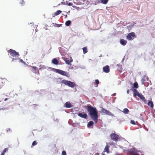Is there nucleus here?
I'll list each match as a JSON object with an SVG mask.
<instances>
[{
  "label": "nucleus",
  "mask_w": 155,
  "mask_h": 155,
  "mask_svg": "<svg viewBox=\"0 0 155 155\" xmlns=\"http://www.w3.org/2000/svg\"><path fill=\"white\" fill-rule=\"evenodd\" d=\"M84 107L87 109L88 113V115L95 123H97V122L98 115L96 108L93 107L90 105L85 106Z\"/></svg>",
  "instance_id": "f257e3e1"
},
{
  "label": "nucleus",
  "mask_w": 155,
  "mask_h": 155,
  "mask_svg": "<svg viewBox=\"0 0 155 155\" xmlns=\"http://www.w3.org/2000/svg\"><path fill=\"white\" fill-rule=\"evenodd\" d=\"M61 83L65 85H68L71 87H74L76 85L74 83L65 80H62Z\"/></svg>",
  "instance_id": "f03ea898"
},
{
  "label": "nucleus",
  "mask_w": 155,
  "mask_h": 155,
  "mask_svg": "<svg viewBox=\"0 0 155 155\" xmlns=\"http://www.w3.org/2000/svg\"><path fill=\"white\" fill-rule=\"evenodd\" d=\"M111 139L116 141H117L119 139H120V137L117 135V134L115 133H112L110 135Z\"/></svg>",
  "instance_id": "7ed1b4c3"
},
{
  "label": "nucleus",
  "mask_w": 155,
  "mask_h": 155,
  "mask_svg": "<svg viewBox=\"0 0 155 155\" xmlns=\"http://www.w3.org/2000/svg\"><path fill=\"white\" fill-rule=\"evenodd\" d=\"M8 52L10 53L11 56L13 57H16L19 55L18 52H16L15 50L12 49H10L8 51Z\"/></svg>",
  "instance_id": "20e7f679"
},
{
  "label": "nucleus",
  "mask_w": 155,
  "mask_h": 155,
  "mask_svg": "<svg viewBox=\"0 0 155 155\" xmlns=\"http://www.w3.org/2000/svg\"><path fill=\"white\" fill-rule=\"evenodd\" d=\"M55 71L57 73L62 75L68 77L69 76L68 74L66 72L58 69H55Z\"/></svg>",
  "instance_id": "39448f33"
},
{
  "label": "nucleus",
  "mask_w": 155,
  "mask_h": 155,
  "mask_svg": "<svg viewBox=\"0 0 155 155\" xmlns=\"http://www.w3.org/2000/svg\"><path fill=\"white\" fill-rule=\"evenodd\" d=\"M55 71L57 73L62 75L68 77L69 76L68 74L66 72L58 69H55Z\"/></svg>",
  "instance_id": "423d86ee"
},
{
  "label": "nucleus",
  "mask_w": 155,
  "mask_h": 155,
  "mask_svg": "<svg viewBox=\"0 0 155 155\" xmlns=\"http://www.w3.org/2000/svg\"><path fill=\"white\" fill-rule=\"evenodd\" d=\"M135 91L136 92V93L134 94L135 96L137 95L138 97H140V98L144 102H145L146 101V100L145 99V97L141 94H140L138 93V92L137 91L136 89L135 90Z\"/></svg>",
  "instance_id": "0eeeda50"
},
{
  "label": "nucleus",
  "mask_w": 155,
  "mask_h": 155,
  "mask_svg": "<svg viewBox=\"0 0 155 155\" xmlns=\"http://www.w3.org/2000/svg\"><path fill=\"white\" fill-rule=\"evenodd\" d=\"M101 113H103L104 114H106L108 115L111 116H114V114L111 113L109 111L107 110L104 108H102L101 111Z\"/></svg>",
  "instance_id": "6e6552de"
},
{
  "label": "nucleus",
  "mask_w": 155,
  "mask_h": 155,
  "mask_svg": "<svg viewBox=\"0 0 155 155\" xmlns=\"http://www.w3.org/2000/svg\"><path fill=\"white\" fill-rule=\"evenodd\" d=\"M63 60L67 64L69 65H71V63L73 61V59L71 57H70V60L69 58L65 57L63 58Z\"/></svg>",
  "instance_id": "1a4fd4ad"
},
{
  "label": "nucleus",
  "mask_w": 155,
  "mask_h": 155,
  "mask_svg": "<svg viewBox=\"0 0 155 155\" xmlns=\"http://www.w3.org/2000/svg\"><path fill=\"white\" fill-rule=\"evenodd\" d=\"M136 36L134 32H131L129 33L127 36V38L128 40H132V37H136Z\"/></svg>",
  "instance_id": "9d476101"
},
{
  "label": "nucleus",
  "mask_w": 155,
  "mask_h": 155,
  "mask_svg": "<svg viewBox=\"0 0 155 155\" xmlns=\"http://www.w3.org/2000/svg\"><path fill=\"white\" fill-rule=\"evenodd\" d=\"M78 115L80 117L84 119H86L87 117V114L86 113L83 112L82 113H79L78 114Z\"/></svg>",
  "instance_id": "9b49d317"
},
{
  "label": "nucleus",
  "mask_w": 155,
  "mask_h": 155,
  "mask_svg": "<svg viewBox=\"0 0 155 155\" xmlns=\"http://www.w3.org/2000/svg\"><path fill=\"white\" fill-rule=\"evenodd\" d=\"M103 71L106 73H108L110 71L109 67L108 65H106L103 68Z\"/></svg>",
  "instance_id": "f8f14e48"
},
{
  "label": "nucleus",
  "mask_w": 155,
  "mask_h": 155,
  "mask_svg": "<svg viewBox=\"0 0 155 155\" xmlns=\"http://www.w3.org/2000/svg\"><path fill=\"white\" fill-rule=\"evenodd\" d=\"M58 61L55 58H53L52 60V63L56 65L58 64Z\"/></svg>",
  "instance_id": "ddd939ff"
},
{
  "label": "nucleus",
  "mask_w": 155,
  "mask_h": 155,
  "mask_svg": "<svg viewBox=\"0 0 155 155\" xmlns=\"http://www.w3.org/2000/svg\"><path fill=\"white\" fill-rule=\"evenodd\" d=\"M127 43V41L126 40L123 39H121L120 40V43L123 45H125Z\"/></svg>",
  "instance_id": "4468645a"
},
{
  "label": "nucleus",
  "mask_w": 155,
  "mask_h": 155,
  "mask_svg": "<svg viewBox=\"0 0 155 155\" xmlns=\"http://www.w3.org/2000/svg\"><path fill=\"white\" fill-rule=\"evenodd\" d=\"M109 146L108 145H107L106 146L104 149V152H106L107 153H109Z\"/></svg>",
  "instance_id": "2eb2a0df"
},
{
  "label": "nucleus",
  "mask_w": 155,
  "mask_h": 155,
  "mask_svg": "<svg viewBox=\"0 0 155 155\" xmlns=\"http://www.w3.org/2000/svg\"><path fill=\"white\" fill-rule=\"evenodd\" d=\"M65 106L67 108H70L72 107V106L69 102H66L65 104Z\"/></svg>",
  "instance_id": "dca6fc26"
},
{
  "label": "nucleus",
  "mask_w": 155,
  "mask_h": 155,
  "mask_svg": "<svg viewBox=\"0 0 155 155\" xmlns=\"http://www.w3.org/2000/svg\"><path fill=\"white\" fill-rule=\"evenodd\" d=\"M148 105L150 106L151 108H153V103L151 101H149L148 103Z\"/></svg>",
  "instance_id": "f3484780"
},
{
  "label": "nucleus",
  "mask_w": 155,
  "mask_h": 155,
  "mask_svg": "<svg viewBox=\"0 0 155 155\" xmlns=\"http://www.w3.org/2000/svg\"><path fill=\"white\" fill-rule=\"evenodd\" d=\"M61 12V11L59 10H58L57 11H56L54 13V15L53 16V17H54L55 16H57V15H59Z\"/></svg>",
  "instance_id": "a211bd4d"
},
{
  "label": "nucleus",
  "mask_w": 155,
  "mask_h": 155,
  "mask_svg": "<svg viewBox=\"0 0 155 155\" xmlns=\"http://www.w3.org/2000/svg\"><path fill=\"white\" fill-rule=\"evenodd\" d=\"M94 124V122L93 121H90L87 124L88 127H90L92 126Z\"/></svg>",
  "instance_id": "6ab92c4d"
},
{
  "label": "nucleus",
  "mask_w": 155,
  "mask_h": 155,
  "mask_svg": "<svg viewBox=\"0 0 155 155\" xmlns=\"http://www.w3.org/2000/svg\"><path fill=\"white\" fill-rule=\"evenodd\" d=\"M123 112L125 114H128L129 113V110L127 108H125L123 109Z\"/></svg>",
  "instance_id": "aec40b11"
},
{
  "label": "nucleus",
  "mask_w": 155,
  "mask_h": 155,
  "mask_svg": "<svg viewBox=\"0 0 155 155\" xmlns=\"http://www.w3.org/2000/svg\"><path fill=\"white\" fill-rule=\"evenodd\" d=\"M83 53L84 54H85L87 53V47H84L82 48Z\"/></svg>",
  "instance_id": "412c9836"
},
{
  "label": "nucleus",
  "mask_w": 155,
  "mask_h": 155,
  "mask_svg": "<svg viewBox=\"0 0 155 155\" xmlns=\"http://www.w3.org/2000/svg\"><path fill=\"white\" fill-rule=\"evenodd\" d=\"M71 23V21L70 20H68L65 23V25L66 26H69Z\"/></svg>",
  "instance_id": "4be33fe9"
},
{
  "label": "nucleus",
  "mask_w": 155,
  "mask_h": 155,
  "mask_svg": "<svg viewBox=\"0 0 155 155\" xmlns=\"http://www.w3.org/2000/svg\"><path fill=\"white\" fill-rule=\"evenodd\" d=\"M108 1V0H101V2L102 4H106L107 3Z\"/></svg>",
  "instance_id": "5701e85b"
},
{
  "label": "nucleus",
  "mask_w": 155,
  "mask_h": 155,
  "mask_svg": "<svg viewBox=\"0 0 155 155\" xmlns=\"http://www.w3.org/2000/svg\"><path fill=\"white\" fill-rule=\"evenodd\" d=\"M134 87L136 88H137L138 87V83L137 82H135L134 84Z\"/></svg>",
  "instance_id": "b1692460"
},
{
  "label": "nucleus",
  "mask_w": 155,
  "mask_h": 155,
  "mask_svg": "<svg viewBox=\"0 0 155 155\" xmlns=\"http://www.w3.org/2000/svg\"><path fill=\"white\" fill-rule=\"evenodd\" d=\"M95 84L97 85V86H96V87H97L98 86V84L99 83V80L97 79L95 80Z\"/></svg>",
  "instance_id": "393cba45"
},
{
  "label": "nucleus",
  "mask_w": 155,
  "mask_h": 155,
  "mask_svg": "<svg viewBox=\"0 0 155 155\" xmlns=\"http://www.w3.org/2000/svg\"><path fill=\"white\" fill-rule=\"evenodd\" d=\"M37 143V142L36 141H34L32 143V145L33 146H34L36 145Z\"/></svg>",
  "instance_id": "a878e982"
},
{
  "label": "nucleus",
  "mask_w": 155,
  "mask_h": 155,
  "mask_svg": "<svg viewBox=\"0 0 155 155\" xmlns=\"http://www.w3.org/2000/svg\"><path fill=\"white\" fill-rule=\"evenodd\" d=\"M8 149L7 148H5L4 150H3V152H2V153H3L4 154H5V153L7 151H8Z\"/></svg>",
  "instance_id": "bb28decb"
},
{
  "label": "nucleus",
  "mask_w": 155,
  "mask_h": 155,
  "mask_svg": "<svg viewBox=\"0 0 155 155\" xmlns=\"http://www.w3.org/2000/svg\"><path fill=\"white\" fill-rule=\"evenodd\" d=\"M66 4L68 6H72L73 5V3L72 2H69V3H67V2H66Z\"/></svg>",
  "instance_id": "cd10ccee"
},
{
  "label": "nucleus",
  "mask_w": 155,
  "mask_h": 155,
  "mask_svg": "<svg viewBox=\"0 0 155 155\" xmlns=\"http://www.w3.org/2000/svg\"><path fill=\"white\" fill-rule=\"evenodd\" d=\"M130 123L131 124L135 125L136 124L135 121L133 120H131L130 121Z\"/></svg>",
  "instance_id": "c85d7f7f"
},
{
  "label": "nucleus",
  "mask_w": 155,
  "mask_h": 155,
  "mask_svg": "<svg viewBox=\"0 0 155 155\" xmlns=\"http://www.w3.org/2000/svg\"><path fill=\"white\" fill-rule=\"evenodd\" d=\"M19 61L20 62L23 63L24 64H25V63L21 59H19Z\"/></svg>",
  "instance_id": "c756f323"
},
{
  "label": "nucleus",
  "mask_w": 155,
  "mask_h": 155,
  "mask_svg": "<svg viewBox=\"0 0 155 155\" xmlns=\"http://www.w3.org/2000/svg\"><path fill=\"white\" fill-rule=\"evenodd\" d=\"M62 155H66V153L65 151H63L62 152Z\"/></svg>",
  "instance_id": "7c9ffc66"
},
{
  "label": "nucleus",
  "mask_w": 155,
  "mask_h": 155,
  "mask_svg": "<svg viewBox=\"0 0 155 155\" xmlns=\"http://www.w3.org/2000/svg\"><path fill=\"white\" fill-rule=\"evenodd\" d=\"M6 109H7V108H6L5 107H3V108H0V110H6Z\"/></svg>",
  "instance_id": "2f4dec72"
},
{
  "label": "nucleus",
  "mask_w": 155,
  "mask_h": 155,
  "mask_svg": "<svg viewBox=\"0 0 155 155\" xmlns=\"http://www.w3.org/2000/svg\"><path fill=\"white\" fill-rule=\"evenodd\" d=\"M20 3L22 4V5H23L25 3V2H24V1L23 0H22L20 2Z\"/></svg>",
  "instance_id": "473e14b6"
},
{
  "label": "nucleus",
  "mask_w": 155,
  "mask_h": 155,
  "mask_svg": "<svg viewBox=\"0 0 155 155\" xmlns=\"http://www.w3.org/2000/svg\"><path fill=\"white\" fill-rule=\"evenodd\" d=\"M32 67L34 69L35 71V72L37 67H35V66H32Z\"/></svg>",
  "instance_id": "72a5a7b5"
},
{
  "label": "nucleus",
  "mask_w": 155,
  "mask_h": 155,
  "mask_svg": "<svg viewBox=\"0 0 155 155\" xmlns=\"http://www.w3.org/2000/svg\"><path fill=\"white\" fill-rule=\"evenodd\" d=\"M141 81L143 83H144L145 82V80L144 78H143L142 79Z\"/></svg>",
  "instance_id": "f704fd0d"
},
{
  "label": "nucleus",
  "mask_w": 155,
  "mask_h": 155,
  "mask_svg": "<svg viewBox=\"0 0 155 155\" xmlns=\"http://www.w3.org/2000/svg\"><path fill=\"white\" fill-rule=\"evenodd\" d=\"M1 83H2V84L1 85V86H0V88H1L2 87V86H3V82L2 81H0V84Z\"/></svg>",
  "instance_id": "c9c22d12"
},
{
  "label": "nucleus",
  "mask_w": 155,
  "mask_h": 155,
  "mask_svg": "<svg viewBox=\"0 0 155 155\" xmlns=\"http://www.w3.org/2000/svg\"><path fill=\"white\" fill-rule=\"evenodd\" d=\"M37 37V36L36 35H35L33 37V39H35Z\"/></svg>",
  "instance_id": "e433bc0d"
},
{
  "label": "nucleus",
  "mask_w": 155,
  "mask_h": 155,
  "mask_svg": "<svg viewBox=\"0 0 155 155\" xmlns=\"http://www.w3.org/2000/svg\"><path fill=\"white\" fill-rule=\"evenodd\" d=\"M129 92H130L129 90L128 89L127 91V94H129Z\"/></svg>",
  "instance_id": "4c0bfd02"
},
{
  "label": "nucleus",
  "mask_w": 155,
  "mask_h": 155,
  "mask_svg": "<svg viewBox=\"0 0 155 155\" xmlns=\"http://www.w3.org/2000/svg\"><path fill=\"white\" fill-rule=\"evenodd\" d=\"M140 119H141V120H142L143 121H144V119L142 117H140Z\"/></svg>",
  "instance_id": "58836bf2"
},
{
  "label": "nucleus",
  "mask_w": 155,
  "mask_h": 155,
  "mask_svg": "<svg viewBox=\"0 0 155 155\" xmlns=\"http://www.w3.org/2000/svg\"><path fill=\"white\" fill-rule=\"evenodd\" d=\"M132 155H139V154L138 153H135L133 154Z\"/></svg>",
  "instance_id": "ea45409f"
},
{
  "label": "nucleus",
  "mask_w": 155,
  "mask_h": 155,
  "mask_svg": "<svg viewBox=\"0 0 155 155\" xmlns=\"http://www.w3.org/2000/svg\"><path fill=\"white\" fill-rule=\"evenodd\" d=\"M57 25H58V27H60V26H61V25H59V24H57Z\"/></svg>",
  "instance_id": "a19ab883"
},
{
  "label": "nucleus",
  "mask_w": 155,
  "mask_h": 155,
  "mask_svg": "<svg viewBox=\"0 0 155 155\" xmlns=\"http://www.w3.org/2000/svg\"><path fill=\"white\" fill-rule=\"evenodd\" d=\"M95 155H99V154L98 153H96Z\"/></svg>",
  "instance_id": "79ce46f5"
},
{
  "label": "nucleus",
  "mask_w": 155,
  "mask_h": 155,
  "mask_svg": "<svg viewBox=\"0 0 155 155\" xmlns=\"http://www.w3.org/2000/svg\"><path fill=\"white\" fill-rule=\"evenodd\" d=\"M4 154L3 153H2L1 154V155H4Z\"/></svg>",
  "instance_id": "37998d69"
},
{
  "label": "nucleus",
  "mask_w": 155,
  "mask_h": 155,
  "mask_svg": "<svg viewBox=\"0 0 155 155\" xmlns=\"http://www.w3.org/2000/svg\"><path fill=\"white\" fill-rule=\"evenodd\" d=\"M8 98H6L4 100V101H7V100H8Z\"/></svg>",
  "instance_id": "c03bdc74"
},
{
  "label": "nucleus",
  "mask_w": 155,
  "mask_h": 155,
  "mask_svg": "<svg viewBox=\"0 0 155 155\" xmlns=\"http://www.w3.org/2000/svg\"><path fill=\"white\" fill-rule=\"evenodd\" d=\"M16 59H14V58H13L12 59V61H13V60H16Z\"/></svg>",
  "instance_id": "a18cd8bd"
},
{
  "label": "nucleus",
  "mask_w": 155,
  "mask_h": 155,
  "mask_svg": "<svg viewBox=\"0 0 155 155\" xmlns=\"http://www.w3.org/2000/svg\"><path fill=\"white\" fill-rule=\"evenodd\" d=\"M116 94H113L112 95L113 96H115L116 95Z\"/></svg>",
  "instance_id": "49530a36"
},
{
  "label": "nucleus",
  "mask_w": 155,
  "mask_h": 155,
  "mask_svg": "<svg viewBox=\"0 0 155 155\" xmlns=\"http://www.w3.org/2000/svg\"><path fill=\"white\" fill-rule=\"evenodd\" d=\"M101 155H105L104 154H102Z\"/></svg>",
  "instance_id": "de8ad7c7"
},
{
  "label": "nucleus",
  "mask_w": 155,
  "mask_h": 155,
  "mask_svg": "<svg viewBox=\"0 0 155 155\" xmlns=\"http://www.w3.org/2000/svg\"><path fill=\"white\" fill-rule=\"evenodd\" d=\"M143 155V154H142V155Z\"/></svg>",
  "instance_id": "09e8293b"
}]
</instances>
